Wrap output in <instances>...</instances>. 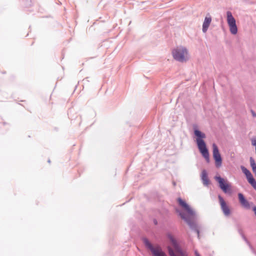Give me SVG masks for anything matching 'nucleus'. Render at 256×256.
<instances>
[{
  "label": "nucleus",
  "instance_id": "6",
  "mask_svg": "<svg viewBox=\"0 0 256 256\" xmlns=\"http://www.w3.org/2000/svg\"><path fill=\"white\" fill-rule=\"evenodd\" d=\"M212 154L216 167L220 168L222 166V159L218 148L215 144H212Z\"/></svg>",
  "mask_w": 256,
  "mask_h": 256
},
{
  "label": "nucleus",
  "instance_id": "20",
  "mask_svg": "<svg viewBox=\"0 0 256 256\" xmlns=\"http://www.w3.org/2000/svg\"><path fill=\"white\" fill-rule=\"evenodd\" d=\"M253 210L254 211V214H256V206H254V207L253 208Z\"/></svg>",
  "mask_w": 256,
  "mask_h": 256
},
{
  "label": "nucleus",
  "instance_id": "7",
  "mask_svg": "<svg viewBox=\"0 0 256 256\" xmlns=\"http://www.w3.org/2000/svg\"><path fill=\"white\" fill-rule=\"evenodd\" d=\"M218 198L221 208L224 214L226 216H229L230 214V210L229 207L227 206L226 202L220 196H218Z\"/></svg>",
  "mask_w": 256,
  "mask_h": 256
},
{
  "label": "nucleus",
  "instance_id": "13",
  "mask_svg": "<svg viewBox=\"0 0 256 256\" xmlns=\"http://www.w3.org/2000/svg\"><path fill=\"white\" fill-rule=\"evenodd\" d=\"M248 182L253 186V188L256 190V181L253 178L252 176L250 177L247 178Z\"/></svg>",
  "mask_w": 256,
  "mask_h": 256
},
{
  "label": "nucleus",
  "instance_id": "16",
  "mask_svg": "<svg viewBox=\"0 0 256 256\" xmlns=\"http://www.w3.org/2000/svg\"><path fill=\"white\" fill-rule=\"evenodd\" d=\"M250 164L252 168H256V164L252 158H250Z\"/></svg>",
  "mask_w": 256,
  "mask_h": 256
},
{
  "label": "nucleus",
  "instance_id": "21",
  "mask_svg": "<svg viewBox=\"0 0 256 256\" xmlns=\"http://www.w3.org/2000/svg\"><path fill=\"white\" fill-rule=\"evenodd\" d=\"M194 253H195L196 256H200V255L198 253V252L197 251H195Z\"/></svg>",
  "mask_w": 256,
  "mask_h": 256
},
{
  "label": "nucleus",
  "instance_id": "19",
  "mask_svg": "<svg viewBox=\"0 0 256 256\" xmlns=\"http://www.w3.org/2000/svg\"><path fill=\"white\" fill-rule=\"evenodd\" d=\"M253 172L254 173L256 176V167L254 168H252Z\"/></svg>",
  "mask_w": 256,
  "mask_h": 256
},
{
  "label": "nucleus",
  "instance_id": "15",
  "mask_svg": "<svg viewBox=\"0 0 256 256\" xmlns=\"http://www.w3.org/2000/svg\"><path fill=\"white\" fill-rule=\"evenodd\" d=\"M144 243L150 249L152 252V248H156V247L152 246V244L148 242V240H144Z\"/></svg>",
  "mask_w": 256,
  "mask_h": 256
},
{
  "label": "nucleus",
  "instance_id": "4",
  "mask_svg": "<svg viewBox=\"0 0 256 256\" xmlns=\"http://www.w3.org/2000/svg\"><path fill=\"white\" fill-rule=\"evenodd\" d=\"M227 22L230 28V31L232 34H236L238 32V28L236 25V20L232 16L230 12H227Z\"/></svg>",
  "mask_w": 256,
  "mask_h": 256
},
{
  "label": "nucleus",
  "instance_id": "9",
  "mask_svg": "<svg viewBox=\"0 0 256 256\" xmlns=\"http://www.w3.org/2000/svg\"><path fill=\"white\" fill-rule=\"evenodd\" d=\"M238 197L240 204L242 206L249 208H250V206L248 202L245 199L244 196L242 194H238Z\"/></svg>",
  "mask_w": 256,
  "mask_h": 256
},
{
  "label": "nucleus",
  "instance_id": "14",
  "mask_svg": "<svg viewBox=\"0 0 256 256\" xmlns=\"http://www.w3.org/2000/svg\"><path fill=\"white\" fill-rule=\"evenodd\" d=\"M241 168H242V172L246 175V178H249V177H250L252 176V174L251 172L247 168H246L245 167L242 166Z\"/></svg>",
  "mask_w": 256,
  "mask_h": 256
},
{
  "label": "nucleus",
  "instance_id": "5",
  "mask_svg": "<svg viewBox=\"0 0 256 256\" xmlns=\"http://www.w3.org/2000/svg\"><path fill=\"white\" fill-rule=\"evenodd\" d=\"M214 178L218 182L220 188L224 192L226 193L230 190L231 186L227 180L220 176H216Z\"/></svg>",
  "mask_w": 256,
  "mask_h": 256
},
{
  "label": "nucleus",
  "instance_id": "2",
  "mask_svg": "<svg viewBox=\"0 0 256 256\" xmlns=\"http://www.w3.org/2000/svg\"><path fill=\"white\" fill-rule=\"evenodd\" d=\"M172 53L174 58L178 61L184 62L188 58V52L184 47H178L173 50Z\"/></svg>",
  "mask_w": 256,
  "mask_h": 256
},
{
  "label": "nucleus",
  "instance_id": "10",
  "mask_svg": "<svg viewBox=\"0 0 256 256\" xmlns=\"http://www.w3.org/2000/svg\"><path fill=\"white\" fill-rule=\"evenodd\" d=\"M212 22V18L210 16H206L204 18V22L203 24H202V31L204 32H206L208 28L211 23Z\"/></svg>",
  "mask_w": 256,
  "mask_h": 256
},
{
  "label": "nucleus",
  "instance_id": "1",
  "mask_svg": "<svg viewBox=\"0 0 256 256\" xmlns=\"http://www.w3.org/2000/svg\"><path fill=\"white\" fill-rule=\"evenodd\" d=\"M194 134L197 136L196 140L198 148L206 162H209L210 158L208 151L206 147V144L204 140H202V138H206V135L204 134L197 130H194Z\"/></svg>",
  "mask_w": 256,
  "mask_h": 256
},
{
  "label": "nucleus",
  "instance_id": "18",
  "mask_svg": "<svg viewBox=\"0 0 256 256\" xmlns=\"http://www.w3.org/2000/svg\"><path fill=\"white\" fill-rule=\"evenodd\" d=\"M180 215L181 218H182V219H184V220H186V218L185 216H184V215L183 214H180Z\"/></svg>",
  "mask_w": 256,
  "mask_h": 256
},
{
  "label": "nucleus",
  "instance_id": "11",
  "mask_svg": "<svg viewBox=\"0 0 256 256\" xmlns=\"http://www.w3.org/2000/svg\"><path fill=\"white\" fill-rule=\"evenodd\" d=\"M152 253L154 256H166V254L159 246H156V248H152Z\"/></svg>",
  "mask_w": 256,
  "mask_h": 256
},
{
  "label": "nucleus",
  "instance_id": "3",
  "mask_svg": "<svg viewBox=\"0 0 256 256\" xmlns=\"http://www.w3.org/2000/svg\"><path fill=\"white\" fill-rule=\"evenodd\" d=\"M170 241L174 248L175 252L170 246L168 247V253L170 256H187L186 252L182 250L177 244L176 240L172 237L170 236Z\"/></svg>",
  "mask_w": 256,
  "mask_h": 256
},
{
  "label": "nucleus",
  "instance_id": "17",
  "mask_svg": "<svg viewBox=\"0 0 256 256\" xmlns=\"http://www.w3.org/2000/svg\"><path fill=\"white\" fill-rule=\"evenodd\" d=\"M252 144L256 148V139H253L252 140Z\"/></svg>",
  "mask_w": 256,
  "mask_h": 256
},
{
  "label": "nucleus",
  "instance_id": "22",
  "mask_svg": "<svg viewBox=\"0 0 256 256\" xmlns=\"http://www.w3.org/2000/svg\"><path fill=\"white\" fill-rule=\"evenodd\" d=\"M252 114L254 116H256V114L254 112H252Z\"/></svg>",
  "mask_w": 256,
  "mask_h": 256
},
{
  "label": "nucleus",
  "instance_id": "8",
  "mask_svg": "<svg viewBox=\"0 0 256 256\" xmlns=\"http://www.w3.org/2000/svg\"><path fill=\"white\" fill-rule=\"evenodd\" d=\"M178 202L180 206H181L190 215L194 216V212L190 207V206L180 198H178Z\"/></svg>",
  "mask_w": 256,
  "mask_h": 256
},
{
  "label": "nucleus",
  "instance_id": "12",
  "mask_svg": "<svg viewBox=\"0 0 256 256\" xmlns=\"http://www.w3.org/2000/svg\"><path fill=\"white\" fill-rule=\"evenodd\" d=\"M201 178L204 184L208 186L209 184L210 181L208 177V174L206 170H203L202 172Z\"/></svg>",
  "mask_w": 256,
  "mask_h": 256
}]
</instances>
